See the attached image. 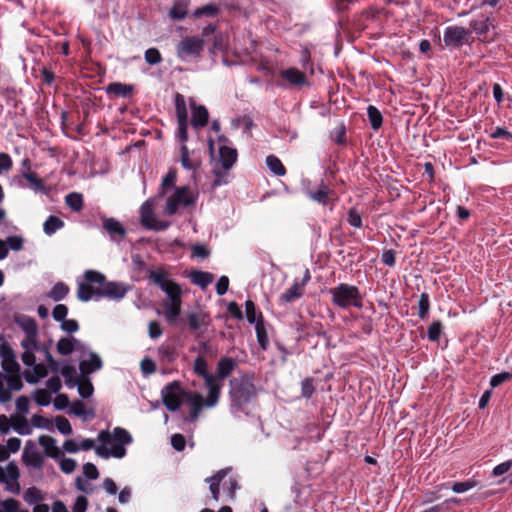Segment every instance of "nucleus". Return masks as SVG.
Masks as SVG:
<instances>
[{"label": "nucleus", "instance_id": "nucleus-28", "mask_svg": "<svg viewBox=\"0 0 512 512\" xmlns=\"http://www.w3.org/2000/svg\"><path fill=\"white\" fill-rule=\"evenodd\" d=\"M39 444L44 448L45 454L53 459L61 455V450L56 445V440L48 435H41L38 439Z\"/></svg>", "mask_w": 512, "mask_h": 512}, {"label": "nucleus", "instance_id": "nucleus-13", "mask_svg": "<svg viewBox=\"0 0 512 512\" xmlns=\"http://www.w3.org/2000/svg\"><path fill=\"white\" fill-rule=\"evenodd\" d=\"M175 110L178 122L177 137L181 143L188 140V113L184 97L181 94L175 96Z\"/></svg>", "mask_w": 512, "mask_h": 512}, {"label": "nucleus", "instance_id": "nucleus-51", "mask_svg": "<svg viewBox=\"0 0 512 512\" xmlns=\"http://www.w3.org/2000/svg\"><path fill=\"white\" fill-rule=\"evenodd\" d=\"M144 58L149 65H157L162 62L161 53L157 48L147 49L145 51Z\"/></svg>", "mask_w": 512, "mask_h": 512}, {"label": "nucleus", "instance_id": "nucleus-19", "mask_svg": "<svg viewBox=\"0 0 512 512\" xmlns=\"http://www.w3.org/2000/svg\"><path fill=\"white\" fill-rule=\"evenodd\" d=\"M0 354L2 358V369L7 374H20V366L15 359L13 350L6 344L0 346Z\"/></svg>", "mask_w": 512, "mask_h": 512}, {"label": "nucleus", "instance_id": "nucleus-21", "mask_svg": "<svg viewBox=\"0 0 512 512\" xmlns=\"http://www.w3.org/2000/svg\"><path fill=\"white\" fill-rule=\"evenodd\" d=\"M56 349L60 355L67 356L74 350L84 352L86 346L75 337L70 336L60 338L57 342Z\"/></svg>", "mask_w": 512, "mask_h": 512}, {"label": "nucleus", "instance_id": "nucleus-53", "mask_svg": "<svg viewBox=\"0 0 512 512\" xmlns=\"http://www.w3.org/2000/svg\"><path fill=\"white\" fill-rule=\"evenodd\" d=\"M442 323L440 321H434L431 323V325L428 327L427 336L430 341H438L441 333H442Z\"/></svg>", "mask_w": 512, "mask_h": 512}, {"label": "nucleus", "instance_id": "nucleus-3", "mask_svg": "<svg viewBox=\"0 0 512 512\" xmlns=\"http://www.w3.org/2000/svg\"><path fill=\"white\" fill-rule=\"evenodd\" d=\"M331 302L334 306L341 309L354 307L361 309L363 307V296L359 288L348 283H340L330 288Z\"/></svg>", "mask_w": 512, "mask_h": 512}, {"label": "nucleus", "instance_id": "nucleus-30", "mask_svg": "<svg viewBox=\"0 0 512 512\" xmlns=\"http://www.w3.org/2000/svg\"><path fill=\"white\" fill-rule=\"evenodd\" d=\"M102 367V360L96 353H90L89 358L83 360L79 364V368L83 374H90Z\"/></svg>", "mask_w": 512, "mask_h": 512}, {"label": "nucleus", "instance_id": "nucleus-11", "mask_svg": "<svg viewBox=\"0 0 512 512\" xmlns=\"http://www.w3.org/2000/svg\"><path fill=\"white\" fill-rule=\"evenodd\" d=\"M187 394L179 382H172L162 390V399L166 408L172 412L177 411L182 405V396Z\"/></svg>", "mask_w": 512, "mask_h": 512}, {"label": "nucleus", "instance_id": "nucleus-38", "mask_svg": "<svg viewBox=\"0 0 512 512\" xmlns=\"http://www.w3.org/2000/svg\"><path fill=\"white\" fill-rule=\"evenodd\" d=\"M22 176L25 178L33 190L37 192L45 191V184L42 179L38 177V175L32 171L23 170Z\"/></svg>", "mask_w": 512, "mask_h": 512}, {"label": "nucleus", "instance_id": "nucleus-23", "mask_svg": "<svg viewBox=\"0 0 512 512\" xmlns=\"http://www.w3.org/2000/svg\"><path fill=\"white\" fill-rule=\"evenodd\" d=\"M192 119L191 124L194 129H200L207 125L209 113L205 106L191 104Z\"/></svg>", "mask_w": 512, "mask_h": 512}, {"label": "nucleus", "instance_id": "nucleus-40", "mask_svg": "<svg viewBox=\"0 0 512 512\" xmlns=\"http://www.w3.org/2000/svg\"><path fill=\"white\" fill-rule=\"evenodd\" d=\"M132 90V86L119 82L110 83L106 88L107 93L122 97L130 95Z\"/></svg>", "mask_w": 512, "mask_h": 512}, {"label": "nucleus", "instance_id": "nucleus-56", "mask_svg": "<svg viewBox=\"0 0 512 512\" xmlns=\"http://www.w3.org/2000/svg\"><path fill=\"white\" fill-rule=\"evenodd\" d=\"M347 221L351 226H353L355 228H360L362 226L361 215L355 208H351L349 210L348 216H347Z\"/></svg>", "mask_w": 512, "mask_h": 512}, {"label": "nucleus", "instance_id": "nucleus-42", "mask_svg": "<svg viewBox=\"0 0 512 512\" xmlns=\"http://www.w3.org/2000/svg\"><path fill=\"white\" fill-rule=\"evenodd\" d=\"M489 21V17H486L482 20H473L470 22V27L472 31L477 35L485 37L490 30V26L492 25Z\"/></svg>", "mask_w": 512, "mask_h": 512}, {"label": "nucleus", "instance_id": "nucleus-60", "mask_svg": "<svg viewBox=\"0 0 512 512\" xmlns=\"http://www.w3.org/2000/svg\"><path fill=\"white\" fill-rule=\"evenodd\" d=\"M512 468V459L504 461L496 465L492 471V475L495 477L504 475Z\"/></svg>", "mask_w": 512, "mask_h": 512}, {"label": "nucleus", "instance_id": "nucleus-54", "mask_svg": "<svg viewBox=\"0 0 512 512\" xmlns=\"http://www.w3.org/2000/svg\"><path fill=\"white\" fill-rule=\"evenodd\" d=\"M76 385H78V392L81 397L89 398L93 393V385L88 380H80L77 381Z\"/></svg>", "mask_w": 512, "mask_h": 512}, {"label": "nucleus", "instance_id": "nucleus-34", "mask_svg": "<svg viewBox=\"0 0 512 512\" xmlns=\"http://www.w3.org/2000/svg\"><path fill=\"white\" fill-rule=\"evenodd\" d=\"M190 279L193 284L206 288L214 280V276L210 272L194 271L190 274Z\"/></svg>", "mask_w": 512, "mask_h": 512}, {"label": "nucleus", "instance_id": "nucleus-59", "mask_svg": "<svg viewBox=\"0 0 512 512\" xmlns=\"http://www.w3.org/2000/svg\"><path fill=\"white\" fill-rule=\"evenodd\" d=\"M8 250L19 251L23 248V238L20 236H10L5 241Z\"/></svg>", "mask_w": 512, "mask_h": 512}, {"label": "nucleus", "instance_id": "nucleus-44", "mask_svg": "<svg viewBox=\"0 0 512 512\" xmlns=\"http://www.w3.org/2000/svg\"><path fill=\"white\" fill-rule=\"evenodd\" d=\"M23 500L29 505L35 504L43 500V495L37 487H29L23 493Z\"/></svg>", "mask_w": 512, "mask_h": 512}, {"label": "nucleus", "instance_id": "nucleus-2", "mask_svg": "<svg viewBox=\"0 0 512 512\" xmlns=\"http://www.w3.org/2000/svg\"><path fill=\"white\" fill-rule=\"evenodd\" d=\"M131 434L124 428L116 427L112 432L100 431L98 441L101 445L95 448V453L104 458L110 457L121 459L126 455V445L132 442Z\"/></svg>", "mask_w": 512, "mask_h": 512}, {"label": "nucleus", "instance_id": "nucleus-39", "mask_svg": "<svg viewBox=\"0 0 512 512\" xmlns=\"http://www.w3.org/2000/svg\"><path fill=\"white\" fill-rule=\"evenodd\" d=\"M266 164L269 170L276 176H284L286 174V169L284 165L282 164L281 160L275 155L267 156Z\"/></svg>", "mask_w": 512, "mask_h": 512}, {"label": "nucleus", "instance_id": "nucleus-24", "mask_svg": "<svg viewBox=\"0 0 512 512\" xmlns=\"http://www.w3.org/2000/svg\"><path fill=\"white\" fill-rule=\"evenodd\" d=\"M305 289L303 288V284H299V279H295L292 286L286 289L279 296V302L281 304L291 303L304 295Z\"/></svg>", "mask_w": 512, "mask_h": 512}, {"label": "nucleus", "instance_id": "nucleus-58", "mask_svg": "<svg viewBox=\"0 0 512 512\" xmlns=\"http://www.w3.org/2000/svg\"><path fill=\"white\" fill-rule=\"evenodd\" d=\"M35 402L40 406H47L51 402V395L47 390L40 389L35 394Z\"/></svg>", "mask_w": 512, "mask_h": 512}, {"label": "nucleus", "instance_id": "nucleus-1", "mask_svg": "<svg viewBox=\"0 0 512 512\" xmlns=\"http://www.w3.org/2000/svg\"><path fill=\"white\" fill-rule=\"evenodd\" d=\"M148 280L159 287L167 296L163 303L164 317L169 324H174L181 314L182 289L163 268L148 270Z\"/></svg>", "mask_w": 512, "mask_h": 512}, {"label": "nucleus", "instance_id": "nucleus-36", "mask_svg": "<svg viewBox=\"0 0 512 512\" xmlns=\"http://www.w3.org/2000/svg\"><path fill=\"white\" fill-rule=\"evenodd\" d=\"M158 356L161 361L167 362V363H172L176 360L178 353L174 346L162 344L158 348Z\"/></svg>", "mask_w": 512, "mask_h": 512}, {"label": "nucleus", "instance_id": "nucleus-20", "mask_svg": "<svg viewBox=\"0 0 512 512\" xmlns=\"http://www.w3.org/2000/svg\"><path fill=\"white\" fill-rule=\"evenodd\" d=\"M187 405L189 406V419L191 422H195L203 409L206 407V399H203V396L196 392H191L185 394Z\"/></svg>", "mask_w": 512, "mask_h": 512}, {"label": "nucleus", "instance_id": "nucleus-26", "mask_svg": "<svg viewBox=\"0 0 512 512\" xmlns=\"http://www.w3.org/2000/svg\"><path fill=\"white\" fill-rule=\"evenodd\" d=\"M237 366L236 361L230 357H223L217 363L216 375L217 380L222 383V380L231 375Z\"/></svg>", "mask_w": 512, "mask_h": 512}, {"label": "nucleus", "instance_id": "nucleus-14", "mask_svg": "<svg viewBox=\"0 0 512 512\" xmlns=\"http://www.w3.org/2000/svg\"><path fill=\"white\" fill-rule=\"evenodd\" d=\"M204 46V41L199 37H185L177 45V55L186 60L189 57H199Z\"/></svg>", "mask_w": 512, "mask_h": 512}, {"label": "nucleus", "instance_id": "nucleus-5", "mask_svg": "<svg viewBox=\"0 0 512 512\" xmlns=\"http://www.w3.org/2000/svg\"><path fill=\"white\" fill-rule=\"evenodd\" d=\"M230 472L231 468H224L205 479V482L209 483V490L214 501L218 502L220 499V486H222L229 498H234L239 486L236 478L229 475Z\"/></svg>", "mask_w": 512, "mask_h": 512}, {"label": "nucleus", "instance_id": "nucleus-62", "mask_svg": "<svg viewBox=\"0 0 512 512\" xmlns=\"http://www.w3.org/2000/svg\"><path fill=\"white\" fill-rule=\"evenodd\" d=\"M77 466V463L72 458H62L60 461V469L66 474L72 473Z\"/></svg>", "mask_w": 512, "mask_h": 512}, {"label": "nucleus", "instance_id": "nucleus-18", "mask_svg": "<svg viewBox=\"0 0 512 512\" xmlns=\"http://www.w3.org/2000/svg\"><path fill=\"white\" fill-rule=\"evenodd\" d=\"M22 460L24 464L27 466H32L34 468L42 467L44 463V458L37 449L36 444L32 440L26 442L22 454Z\"/></svg>", "mask_w": 512, "mask_h": 512}, {"label": "nucleus", "instance_id": "nucleus-43", "mask_svg": "<svg viewBox=\"0 0 512 512\" xmlns=\"http://www.w3.org/2000/svg\"><path fill=\"white\" fill-rule=\"evenodd\" d=\"M66 205L75 212L83 208V196L80 193L72 192L65 197Z\"/></svg>", "mask_w": 512, "mask_h": 512}, {"label": "nucleus", "instance_id": "nucleus-9", "mask_svg": "<svg viewBox=\"0 0 512 512\" xmlns=\"http://www.w3.org/2000/svg\"><path fill=\"white\" fill-rule=\"evenodd\" d=\"M230 395L232 399V406L241 408L251 401L256 395V389L252 379L248 376L234 379L231 382Z\"/></svg>", "mask_w": 512, "mask_h": 512}, {"label": "nucleus", "instance_id": "nucleus-49", "mask_svg": "<svg viewBox=\"0 0 512 512\" xmlns=\"http://www.w3.org/2000/svg\"><path fill=\"white\" fill-rule=\"evenodd\" d=\"M418 316L421 319H425L428 315L429 309H430V300L429 295L427 293H422L419 297L418 301Z\"/></svg>", "mask_w": 512, "mask_h": 512}, {"label": "nucleus", "instance_id": "nucleus-61", "mask_svg": "<svg viewBox=\"0 0 512 512\" xmlns=\"http://www.w3.org/2000/svg\"><path fill=\"white\" fill-rule=\"evenodd\" d=\"M171 445L176 451H183L186 445L185 437L176 433L171 436Z\"/></svg>", "mask_w": 512, "mask_h": 512}, {"label": "nucleus", "instance_id": "nucleus-22", "mask_svg": "<svg viewBox=\"0 0 512 512\" xmlns=\"http://www.w3.org/2000/svg\"><path fill=\"white\" fill-rule=\"evenodd\" d=\"M6 474L7 477L10 479V481H8L7 479L6 481H4L6 483V490L14 494H19L20 484L18 482V478L20 476V472L15 462L12 461L7 464Z\"/></svg>", "mask_w": 512, "mask_h": 512}, {"label": "nucleus", "instance_id": "nucleus-47", "mask_svg": "<svg viewBox=\"0 0 512 512\" xmlns=\"http://www.w3.org/2000/svg\"><path fill=\"white\" fill-rule=\"evenodd\" d=\"M219 13V7L216 4L210 3L205 6L197 8L193 16L199 18L201 16L213 17Z\"/></svg>", "mask_w": 512, "mask_h": 512}, {"label": "nucleus", "instance_id": "nucleus-12", "mask_svg": "<svg viewBox=\"0 0 512 512\" xmlns=\"http://www.w3.org/2000/svg\"><path fill=\"white\" fill-rule=\"evenodd\" d=\"M23 382L20 374H2L0 373V402L7 403L12 399V393L20 391Z\"/></svg>", "mask_w": 512, "mask_h": 512}, {"label": "nucleus", "instance_id": "nucleus-37", "mask_svg": "<svg viewBox=\"0 0 512 512\" xmlns=\"http://www.w3.org/2000/svg\"><path fill=\"white\" fill-rule=\"evenodd\" d=\"M367 116L371 124V128L377 131L383 123V117L381 112L374 105H369L367 107Z\"/></svg>", "mask_w": 512, "mask_h": 512}, {"label": "nucleus", "instance_id": "nucleus-6", "mask_svg": "<svg viewBox=\"0 0 512 512\" xmlns=\"http://www.w3.org/2000/svg\"><path fill=\"white\" fill-rule=\"evenodd\" d=\"M198 199V193L189 186L174 187L173 192L167 196L164 214L175 215L180 208L194 206Z\"/></svg>", "mask_w": 512, "mask_h": 512}, {"label": "nucleus", "instance_id": "nucleus-45", "mask_svg": "<svg viewBox=\"0 0 512 512\" xmlns=\"http://www.w3.org/2000/svg\"><path fill=\"white\" fill-rule=\"evenodd\" d=\"M255 330H256V335H257V341H258L260 347L263 350H266L267 346L269 344V338H268V335H267V332H266V329H265V326H264V323L262 320L256 322Z\"/></svg>", "mask_w": 512, "mask_h": 512}, {"label": "nucleus", "instance_id": "nucleus-17", "mask_svg": "<svg viewBox=\"0 0 512 512\" xmlns=\"http://www.w3.org/2000/svg\"><path fill=\"white\" fill-rule=\"evenodd\" d=\"M130 290V286L115 281H107L105 279L103 288L101 289V298H107L111 300H121Z\"/></svg>", "mask_w": 512, "mask_h": 512}, {"label": "nucleus", "instance_id": "nucleus-33", "mask_svg": "<svg viewBox=\"0 0 512 512\" xmlns=\"http://www.w3.org/2000/svg\"><path fill=\"white\" fill-rule=\"evenodd\" d=\"M176 180H177V172L175 169H170L167 174L163 177L162 181H161V185H160V188H159V191H158V196L159 197H164L166 196L167 194V190L169 188H173L176 187L175 186V183H176Z\"/></svg>", "mask_w": 512, "mask_h": 512}, {"label": "nucleus", "instance_id": "nucleus-50", "mask_svg": "<svg viewBox=\"0 0 512 512\" xmlns=\"http://www.w3.org/2000/svg\"><path fill=\"white\" fill-rule=\"evenodd\" d=\"M55 426L57 430L63 435H70L72 433V427L67 418L64 416H57L55 418Z\"/></svg>", "mask_w": 512, "mask_h": 512}, {"label": "nucleus", "instance_id": "nucleus-32", "mask_svg": "<svg viewBox=\"0 0 512 512\" xmlns=\"http://www.w3.org/2000/svg\"><path fill=\"white\" fill-rule=\"evenodd\" d=\"M189 0H176L169 11V16L175 20H182L188 12Z\"/></svg>", "mask_w": 512, "mask_h": 512}, {"label": "nucleus", "instance_id": "nucleus-52", "mask_svg": "<svg viewBox=\"0 0 512 512\" xmlns=\"http://www.w3.org/2000/svg\"><path fill=\"white\" fill-rule=\"evenodd\" d=\"M315 392L314 380L311 377L304 378L301 381V395L309 399Z\"/></svg>", "mask_w": 512, "mask_h": 512}, {"label": "nucleus", "instance_id": "nucleus-35", "mask_svg": "<svg viewBox=\"0 0 512 512\" xmlns=\"http://www.w3.org/2000/svg\"><path fill=\"white\" fill-rule=\"evenodd\" d=\"M70 289L64 282H57L48 293V297L55 302L63 300L68 295Z\"/></svg>", "mask_w": 512, "mask_h": 512}, {"label": "nucleus", "instance_id": "nucleus-7", "mask_svg": "<svg viewBox=\"0 0 512 512\" xmlns=\"http://www.w3.org/2000/svg\"><path fill=\"white\" fill-rule=\"evenodd\" d=\"M84 278L85 282H78L77 298L82 302H88L93 298L100 299L105 275L95 270H87Z\"/></svg>", "mask_w": 512, "mask_h": 512}, {"label": "nucleus", "instance_id": "nucleus-57", "mask_svg": "<svg viewBox=\"0 0 512 512\" xmlns=\"http://www.w3.org/2000/svg\"><path fill=\"white\" fill-rule=\"evenodd\" d=\"M68 314V308L64 304H57L52 311V316L55 321L61 322L64 319H66V316Z\"/></svg>", "mask_w": 512, "mask_h": 512}, {"label": "nucleus", "instance_id": "nucleus-64", "mask_svg": "<svg viewBox=\"0 0 512 512\" xmlns=\"http://www.w3.org/2000/svg\"><path fill=\"white\" fill-rule=\"evenodd\" d=\"M4 512H17L19 509V502L14 498H8L0 503Z\"/></svg>", "mask_w": 512, "mask_h": 512}, {"label": "nucleus", "instance_id": "nucleus-27", "mask_svg": "<svg viewBox=\"0 0 512 512\" xmlns=\"http://www.w3.org/2000/svg\"><path fill=\"white\" fill-rule=\"evenodd\" d=\"M280 76L294 86L301 87L307 83L306 76L297 68H289L280 72Z\"/></svg>", "mask_w": 512, "mask_h": 512}, {"label": "nucleus", "instance_id": "nucleus-41", "mask_svg": "<svg viewBox=\"0 0 512 512\" xmlns=\"http://www.w3.org/2000/svg\"><path fill=\"white\" fill-rule=\"evenodd\" d=\"M64 226V222L58 218L57 216H49L43 224V230L46 235L51 236L58 229H61Z\"/></svg>", "mask_w": 512, "mask_h": 512}, {"label": "nucleus", "instance_id": "nucleus-25", "mask_svg": "<svg viewBox=\"0 0 512 512\" xmlns=\"http://www.w3.org/2000/svg\"><path fill=\"white\" fill-rule=\"evenodd\" d=\"M103 228L107 231L112 240H121L126 235L125 228L115 218H105L103 220Z\"/></svg>", "mask_w": 512, "mask_h": 512}, {"label": "nucleus", "instance_id": "nucleus-16", "mask_svg": "<svg viewBox=\"0 0 512 512\" xmlns=\"http://www.w3.org/2000/svg\"><path fill=\"white\" fill-rule=\"evenodd\" d=\"M306 196L312 201L326 206L329 202L330 196L333 194L332 189L323 180L320 181L315 187L307 186L305 188Z\"/></svg>", "mask_w": 512, "mask_h": 512}, {"label": "nucleus", "instance_id": "nucleus-4", "mask_svg": "<svg viewBox=\"0 0 512 512\" xmlns=\"http://www.w3.org/2000/svg\"><path fill=\"white\" fill-rule=\"evenodd\" d=\"M194 372L204 379L205 386L208 390L206 398V408L215 407L220 398L222 383H220L214 374L208 372V364L204 357L198 356L193 365Z\"/></svg>", "mask_w": 512, "mask_h": 512}, {"label": "nucleus", "instance_id": "nucleus-63", "mask_svg": "<svg viewBox=\"0 0 512 512\" xmlns=\"http://www.w3.org/2000/svg\"><path fill=\"white\" fill-rule=\"evenodd\" d=\"M71 412L76 416L86 417L88 410L84 402L77 400L71 405Z\"/></svg>", "mask_w": 512, "mask_h": 512}, {"label": "nucleus", "instance_id": "nucleus-55", "mask_svg": "<svg viewBox=\"0 0 512 512\" xmlns=\"http://www.w3.org/2000/svg\"><path fill=\"white\" fill-rule=\"evenodd\" d=\"M181 164L187 170H192L195 168V164L192 162L189 156V150L185 143H182L181 148Z\"/></svg>", "mask_w": 512, "mask_h": 512}, {"label": "nucleus", "instance_id": "nucleus-48", "mask_svg": "<svg viewBox=\"0 0 512 512\" xmlns=\"http://www.w3.org/2000/svg\"><path fill=\"white\" fill-rule=\"evenodd\" d=\"M477 486V481L474 479H468L462 482H454L449 488L454 493L460 494L469 491L470 489Z\"/></svg>", "mask_w": 512, "mask_h": 512}, {"label": "nucleus", "instance_id": "nucleus-10", "mask_svg": "<svg viewBox=\"0 0 512 512\" xmlns=\"http://www.w3.org/2000/svg\"><path fill=\"white\" fill-rule=\"evenodd\" d=\"M140 220L142 226L151 230L164 231L169 227L167 221L159 220L155 217L152 200H147L141 205Z\"/></svg>", "mask_w": 512, "mask_h": 512}, {"label": "nucleus", "instance_id": "nucleus-8", "mask_svg": "<svg viewBox=\"0 0 512 512\" xmlns=\"http://www.w3.org/2000/svg\"><path fill=\"white\" fill-rule=\"evenodd\" d=\"M238 157L235 148L222 145L219 148V157L215 162L213 173L216 179L213 181V187H218L227 183L226 174L233 167Z\"/></svg>", "mask_w": 512, "mask_h": 512}, {"label": "nucleus", "instance_id": "nucleus-46", "mask_svg": "<svg viewBox=\"0 0 512 512\" xmlns=\"http://www.w3.org/2000/svg\"><path fill=\"white\" fill-rule=\"evenodd\" d=\"M61 375L65 378L66 385L69 387H74L77 383V371L75 367L71 365H64L61 370Z\"/></svg>", "mask_w": 512, "mask_h": 512}, {"label": "nucleus", "instance_id": "nucleus-31", "mask_svg": "<svg viewBox=\"0 0 512 512\" xmlns=\"http://www.w3.org/2000/svg\"><path fill=\"white\" fill-rule=\"evenodd\" d=\"M16 323L25 332V335H38L37 323L33 318L22 315L16 318Z\"/></svg>", "mask_w": 512, "mask_h": 512}, {"label": "nucleus", "instance_id": "nucleus-29", "mask_svg": "<svg viewBox=\"0 0 512 512\" xmlns=\"http://www.w3.org/2000/svg\"><path fill=\"white\" fill-rule=\"evenodd\" d=\"M11 427L20 435H30L32 433L31 424L24 415H12Z\"/></svg>", "mask_w": 512, "mask_h": 512}, {"label": "nucleus", "instance_id": "nucleus-15", "mask_svg": "<svg viewBox=\"0 0 512 512\" xmlns=\"http://www.w3.org/2000/svg\"><path fill=\"white\" fill-rule=\"evenodd\" d=\"M471 31L462 26H448L443 33L444 44L458 48L469 41Z\"/></svg>", "mask_w": 512, "mask_h": 512}]
</instances>
